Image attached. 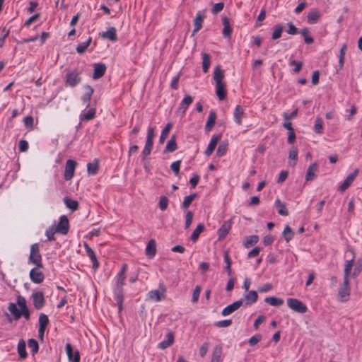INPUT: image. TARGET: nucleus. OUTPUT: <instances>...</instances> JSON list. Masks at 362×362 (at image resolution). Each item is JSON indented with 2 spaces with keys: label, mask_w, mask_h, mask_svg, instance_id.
I'll list each match as a JSON object with an SVG mask.
<instances>
[{
  "label": "nucleus",
  "mask_w": 362,
  "mask_h": 362,
  "mask_svg": "<svg viewBox=\"0 0 362 362\" xmlns=\"http://www.w3.org/2000/svg\"><path fill=\"white\" fill-rule=\"evenodd\" d=\"M128 265L126 263L122 264L120 270L115 277V286L114 288V296L117 304L118 305L119 312L123 309V286L126 279V272L127 271Z\"/></svg>",
  "instance_id": "nucleus-1"
},
{
  "label": "nucleus",
  "mask_w": 362,
  "mask_h": 362,
  "mask_svg": "<svg viewBox=\"0 0 362 362\" xmlns=\"http://www.w3.org/2000/svg\"><path fill=\"white\" fill-rule=\"evenodd\" d=\"M28 262L30 264H34L37 267H43V264L42 263V256L40 252L38 243H34L31 245Z\"/></svg>",
  "instance_id": "nucleus-2"
},
{
  "label": "nucleus",
  "mask_w": 362,
  "mask_h": 362,
  "mask_svg": "<svg viewBox=\"0 0 362 362\" xmlns=\"http://www.w3.org/2000/svg\"><path fill=\"white\" fill-rule=\"evenodd\" d=\"M81 81V77L80 73L77 69L73 71H69L65 77V84L66 86L75 87Z\"/></svg>",
  "instance_id": "nucleus-3"
},
{
  "label": "nucleus",
  "mask_w": 362,
  "mask_h": 362,
  "mask_svg": "<svg viewBox=\"0 0 362 362\" xmlns=\"http://www.w3.org/2000/svg\"><path fill=\"white\" fill-rule=\"evenodd\" d=\"M288 306L293 310L303 314L307 312V306L297 298H289L287 299Z\"/></svg>",
  "instance_id": "nucleus-4"
},
{
  "label": "nucleus",
  "mask_w": 362,
  "mask_h": 362,
  "mask_svg": "<svg viewBox=\"0 0 362 362\" xmlns=\"http://www.w3.org/2000/svg\"><path fill=\"white\" fill-rule=\"evenodd\" d=\"M166 287L163 283H159L158 290H151L148 293L149 299L158 302L165 298Z\"/></svg>",
  "instance_id": "nucleus-5"
},
{
  "label": "nucleus",
  "mask_w": 362,
  "mask_h": 362,
  "mask_svg": "<svg viewBox=\"0 0 362 362\" xmlns=\"http://www.w3.org/2000/svg\"><path fill=\"white\" fill-rule=\"evenodd\" d=\"M350 296L349 279L344 278L342 285L338 291V297L341 302H346L349 300Z\"/></svg>",
  "instance_id": "nucleus-6"
},
{
  "label": "nucleus",
  "mask_w": 362,
  "mask_h": 362,
  "mask_svg": "<svg viewBox=\"0 0 362 362\" xmlns=\"http://www.w3.org/2000/svg\"><path fill=\"white\" fill-rule=\"evenodd\" d=\"M42 267H37L35 266V268L30 271L29 276L32 282L35 284H41L45 279L44 274L40 271V269Z\"/></svg>",
  "instance_id": "nucleus-7"
},
{
  "label": "nucleus",
  "mask_w": 362,
  "mask_h": 362,
  "mask_svg": "<svg viewBox=\"0 0 362 362\" xmlns=\"http://www.w3.org/2000/svg\"><path fill=\"white\" fill-rule=\"evenodd\" d=\"M16 304L21 308V317L23 316L26 320H30V310L27 306L25 298L21 296H18L16 300Z\"/></svg>",
  "instance_id": "nucleus-8"
},
{
  "label": "nucleus",
  "mask_w": 362,
  "mask_h": 362,
  "mask_svg": "<svg viewBox=\"0 0 362 362\" xmlns=\"http://www.w3.org/2000/svg\"><path fill=\"white\" fill-rule=\"evenodd\" d=\"M69 225L67 217L64 215L62 216L57 226H56V231L62 235H66L69 231Z\"/></svg>",
  "instance_id": "nucleus-9"
},
{
  "label": "nucleus",
  "mask_w": 362,
  "mask_h": 362,
  "mask_svg": "<svg viewBox=\"0 0 362 362\" xmlns=\"http://www.w3.org/2000/svg\"><path fill=\"white\" fill-rule=\"evenodd\" d=\"M76 164V162L71 159L66 161L64 170V179L66 180H69L73 177Z\"/></svg>",
  "instance_id": "nucleus-10"
},
{
  "label": "nucleus",
  "mask_w": 362,
  "mask_h": 362,
  "mask_svg": "<svg viewBox=\"0 0 362 362\" xmlns=\"http://www.w3.org/2000/svg\"><path fill=\"white\" fill-rule=\"evenodd\" d=\"M346 253H350L351 258L349 260H346L345 262L344 278L349 279L351 271L355 259V252L353 249L349 248L346 251Z\"/></svg>",
  "instance_id": "nucleus-11"
},
{
  "label": "nucleus",
  "mask_w": 362,
  "mask_h": 362,
  "mask_svg": "<svg viewBox=\"0 0 362 362\" xmlns=\"http://www.w3.org/2000/svg\"><path fill=\"white\" fill-rule=\"evenodd\" d=\"M205 17L204 11H199L197 13L195 18L194 19V30L192 31V35L202 29V23Z\"/></svg>",
  "instance_id": "nucleus-12"
},
{
  "label": "nucleus",
  "mask_w": 362,
  "mask_h": 362,
  "mask_svg": "<svg viewBox=\"0 0 362 362\" xmlns=\"http://www.w3.org/2000/svg\"><path fill=\"white\" fill-rule=\"evenodd\" d=\"M33 305L36 310L42 309L45 303L44 294L42 291H37L33 294Z\"/></svg>",
  "instance_id": "nucleus-13"
},
{
  "label": "nucleus",
  "mask_w": 362,
  "mask_h": 362,
  "mask_svg": "<svg viewBox=\"0 0 362 362\" xmlns=\"http://www.w3.org/2000/svg\"><path fill=\"white\" fill-rule=\"evenodd\" d=\"M243 304V300L240 299L228 305V306L223 309L221 312L222 315L227 316L230 315L231 313L239 309Z\"/></svg>",
  "instance_id": "nucleus-14"
},
{
  "label": "nucleus",
  "mask_w": 362,
  "mask_h": 362,
  "mask_svg": "<svg viewBox=\"0 0 362 362\" xmlns=\"http://www.w3.org/2000/svg\"><path fill=\"white\" fill-rule=\"evenodd\" d=\"M84 88L86 90V93L82 95L81 100L85 105V107L88 108L90 107L91 98L94 90L93 88L89 85L85 86Z\"/></svg>",
  "instance_id": "nucleus-15"
},
{
  "label": "nucleus",
  "mask_w": 362,
  "mask_h": 362,
  "mask_svg": "<svg viewBox=\"0 0 362 362\" xmlns=\"http://www.w3.org/2000/svg\"><path fill=\"white\" fill-rule=\"evenodd\" d=\"M358 170L356 169L353 173H350L347 177L344 180L343 183L339 187L338 190L341 192H344L346 190L355 180L356 176L358 175Z\"/></svg>",
  "instance_id": "nucleus-16"
},
{
  "label": "nucleus",
  "mask_w": 362,
  "mask_h": 362,
  "mask_svg": "<svg viewBox=\"0 0 362 362\" xmlns=\"http://www.w3.org/2000/svg\"><path fill=\"white\" fill-rule=\"evenodd\" d=\"M83 246L85 248V250L86 252L87 255L90 259L92 263H93V268L94 269H97L99 267V262L97 259L96 255L95 252L93 250L91 247H89V245L86 243H83Z\"/></svg>",
  "instance_id": "nucleus-17"
},
{
  "label": "nucleus",
  "mask_w": 362,
  "mask_h": 362,
  "mask_svg": "<svg viewBox=\"0 0 362 362\" xmlns=\"http://www.w3.org/2000/svg\"><path fill=\"white\" fill-rule=\"evenodd\" d=\"M221 135H213L207 148L205 151V155L209 156L212 154L213 151L216 148L218 141L221 139Z\"/></svg>",
  "instance_id": "nucleus-18"
},
{
  "label": "nucleus",
  "mask_w": 362,
  "mask_h": 362,
  "mask_svg": "<svg viewBox=\"0 0 362 362\" xmlns=\"http://www.w3.org/2000/svg\"><path fill=\"white\" fill-rule=\"evenodd\" d=\"M106 66L103 63H98L94 64V71L93 74V79H98L101 78L105 73Z\"/></svg>",
  "instance_id": "nucleus-19"
},
{
  "label": "nucleus",
  "mask_w": 362,
  "mask_h": 362,
  "mask_svg": "<svg viewBox=\"0 0 362 362\" xmlns=\"http://www.w3.org/2000/svg\"><path fill=\"white\" fill-rule=\"evenodd\" d=\"M231 228V221H226L223 222L222 226L218 230L217 233L218 235V239H223L228 233L230 229Z\"/></svg>",
  "instance_id": "nucleus-20"
},
{
  "label": "nucleus",
  "mask_w": 362,
  "mask_h": 362,
  "mask_svg": "<svg viewBox=\"0 0 362 362\" xmlns=\"http://www.w3.org/2000/svg\"><path fill=\"white\" fill-rule=\"evenodd\" d=\"M216 94L220 100H223L226 98V83H216Z\"/></svg>",
  "instance_id": "nucleus-21"
},
{
  "label": "nucleus",
  "mask_w": 362,
  "mask_h": 362,
  "mask_svg": "<svg viewBox=\"0 0 362 362\" xmlns=\"http://www.w3.org/2000/svg\"><path fill=\"white\" fill-rule=\"evenodd\" d=\"M320 16L321 13L318 10L312 8L308 12L307 22L309 24H315L318 21Z\"/></svg>",
  "instance_id": "nucleus-22"
},
{
  "label": "nucleus",
  "mask_w": 362,
  "mask_h": 362,
  "mask_svg": "<svg viewBox=\"0 0 362 362\" xmlns=\"http://www.w3.org/2000/svg\"><path fill=\"white\" fill-rule=\"evenodd\" d=\"M145 252L146 256H148L149 258H153L155 256L156 253V243L155 240L151 239L149 240L146 245Z\"/></svg>",
  "instance_id": "nucleus-23"
},
{
  "label": "nucleus",
  "mask_w": 362,
  "mask_h": 362,
  "mask_svg": "<svg viewBox=\"0 0 362 362\" xmlns=\"http://www.w3.org/2000/svg\"><path fill=\"white\" fill-rule=\"evenodd\" d=\"M100 36L103 38L108 39L112 42H115L117 40L116 28L115 27H111L106 32H103L100 34Z\"/></svg>",
  "instance_id": "nucleus-24"
},
{
  "label": "nucleus",
  "mask_w": 362,
  "mask_h": 362,
  "mask_svg": "<svg viewBox=\"0 0 362 362\" xmlns=\"http://www.w3.org/2000/svg\"><path fill=\"white\" fill-rule=\"evenodd\" d=\"M16 303H10L8 306V310L11 314L13 316L15 320H18L21 317V308H18Z\"/></svg>",
  "instance_id": "nucleus-25"
},
{
  "label": "nucleus",
  "mask_w": 362,
  "mask_h": 362,
  "mask_svg": "<svg viewBox=\"0 0 362 362\" xmlns=\"http://www.w3.org/2000/svg\"><path fill=\"white\" fill-rule=\"evenodd\" d=\"M258 298V294L255 291H250L245 295V305L246 306L251 305L255 303Z\"/></svg>",
  "instance_id": "nucleus-26"
},
{
  "label": "nucleus",
  "mask_w": 362,
  "mask_h": 362,
  "mask_svg": "<svg viewBox=\"0 0 362 362\" xmlns=\"http://www.w3.org/2000/svg\"><path fill=\"white\" fill-rule=\"evenodd\" d=\"M222 21H223V32H222L223 35L225 37L230 38L233 29L230 27L229 19H228V18L225 16L222 18Z\"/></svg>",
  "instance_id": "nucleus-27"
},
{
  "label": "nucleus",
  "mask_w": 362,
  "mask_h": 362,
  "mask_svg": "<svg viewBox=\"0 0 362 362\" xmlns=\"http://www.w3.org/2000/svg\"><path fill=\"white\" fill-rule=\"evenodd\" d=\"M19 358L24 360L27 358L26 344L23 339H20L17 346Z\"/></svg>",
  "instance_id": "nucleus-28"
},
{
  "label": "nucleus",
  "mask_w": 362,
  "mask_h": 362,
  "mask_svg": "<svg viewBox=\"0 0 362 362\" xmlns=\"http://www.w3.org/2000/svg\"><path fill=\"white\" fill-rule=\"evenodd\" d=\"M317 169V163H313L310 164L307 169L305 180L306 181H312L315 177V172Z\"/></svg>",
  "instance_id": "nucleus-29"
},
{
  "label": "nucleus",
  "mask_w": 362,
  "mask_h": 362,
  "mask_svg": "<svg viewBox=\"0 0 362 362\" xmlns=\"http://www.w3.org/2000/svg\"><path fill=\"white\" fill-rule=\"evenodd\" d=\"M166 337V340H163L158 344V347L160 349H165L174 343V335L173 332H168Z\"/></svg>",
  "instance_id": "nucleus-30"
},
{
  "label": "nucleus",
  "mask_w": 362,
  "mask_h": 362,
  "mask_svg": "<svg viewBox=\"0 0 362 362\" xmlns=\"http://www.w3.org/2000/svg\"><path fill=\"white\" fill-rule=\"evenodd\" d=\"M234 120L238 124H242V118L244 115V109L239 105H238L234 110Z\"/></svg>",
  "instance_id": "nucleus-31"
},
{
  "label": "nucleus",
  "mask_w": 362,
  "mask_h": 362,
  "mask_svg": "<svg viewBox=\"0 0 362 362\" xmlns=\"http://www.w3.org/2000/svg\"><path fill=\"white\" fill-rule=\"evenodd\" d=\"M192 101L193 98L191 95H186L180 103L179 110H181L182 113L185 114L189 105L192 103Z\"/></svg>",
  "instance_id": "nucleus-32"
},
{
  "label": "nucleus",
  "mask_w": 362,
  "mask_h": 362,
  "mask_svg": "<svg viewBox=\"0 0 362 362\" xmlns=\"http://www.w3.org/2000/svg\"><path fill=\"white\" fill-rule=\"evenodd\" d=\"M216 119V115L214 111H211L205 125L206 131H210L214 126Z\"/></svg>",
  "instance_id": "nucleus-33"
},
{
  "label": "nucleus",
  "mask_w": 362,
  "mask_h": 362,
  "mask_svg": "<svg viewBox=\"0 0 362 362\" xmlns=\"http://www.w3.org/2000/svg\"><path fill=\"white\" fill-rule=\"evenodd\" d=\"M259 241V237L256 235H249L245 238V240L243 242V245L246 248H249L252 245L257 243Z\"/></svg>",
  "instance_id": "nucleus-34"
},
{
  "label": "nucleus",
  "mask_w": 362,
  "mask_h": 362,
  "mask_svg": "<svg viewBox=\"0 0 362 362\" xmlns=\"http://www.w3.org/2000/svg\"><path fill=\"white\" fill-rule=\"evenodd\" d=\"M222 350V346L221 345L216 346L213 351L211 362H221Z\"/></svg>",
  "instance_id": "nucleus-35"
},
{
  "label": "nucleus",
  "mask_w": 362,
  "mask_h": 362,
  "mask_svg": "<svg viewBox=\"0 0 362 362\" xmlns=\"http://www.w3.org/2000/svg\"><path fill=\"white\" fill-rule=\"evenodd\" d=\"M197 194L192 193L189 196H187L184 198L183 202L181 204V208L186 210L189 208L192 202L197 198Z\"/></svg>",
  "instance_id": "nucleus-36"
},
{
  "label": "nucleus",
  "mask_w": 362,
  "mask_h": 362,
  "mask_svg": "<svg viewBox=\"0 0 362 362\" xmlns=\"http://www.w3.org/2000/svg\"><path fill=\"white\" fill-rule=\"evenodd\" d=\"M177 149L176 137L173 135L170 139L168 141L164 152H173Z\"/></svg>",
  "instance_id": "nucleus-37"
},
{
  "label": "nucleus",
  "mask_w": 362,
  "mask_h": 362,
  "mask_svg": "<svg viewBox=\"0 0 362 362\" xmlns=\"http://www.w3.org/2000/svg\"><path fill=\"white\" fill-rule=\"evenodd\" d=\"M224 78L223 71L221 70L219 66H216L214 72V79L216 83H223V79Z\"/></svg>",
  "instance_id": "nucleus-38"
},
{
  "label": "nucleus",
  "mask_w": 362,
  "mask_h": 362,
  "mask_svg": "<svg viewBox=\"0 0 362 362\" xmlns=\"http://www.w3.org/2000/svg\"><path fill=\"white\" fill-rule=\"evenodd\" d=\"M264 302L272 306H279L284 303V300L280 298L270 296L265 298Z\"/></svg>",
  "instance_id": "nucleus-39"
},
{
  "label": "nucleus",
  "mask_w": 362,
  "mask_h": 362,
  "mask_svg": "<svg viewBox=\"0 0 362 362\" xmlns=\"http://www.w3.org/2000/svg\"><path fill=\"white\" fill-rule=\"evenodd\" d=\"M99 169V165L98 160H94L93 163H88L87 164V170L89 175H96Z\"/></svg>",
  "instance_id": "nucleus-40"
},
{
  "label": "nucleus",
  "mask_w": 362,
  "mask_h": 362,
  "mask_svg": "<svg viewBox=\"0 0 362 362\" xmlns=\"http://www.w3.org/2000/svg\"><path fill=\"white\" fill-rule=\"evenodd\" d=\"M95 112L96 111L94 107L90 108L86 113L80 115V119L81 121H90L95 117Z\"/></svg>",
  "instance_id": "nucleus-41"
},
{
  "label": "nucleus",
  "mask_w": 362,
  "mask_h": 362,
  "mask_svg": "<svg viewBox=\"0 0 362 362\" xmlns=\"http://www.w3.org/2000/svg\"><path fill=\"white\" fill-rule=\"evenodd\" d=\"M275 205L278 208V213L284 216L288 215V211L286 209V206L284 203L281 202L279 199L276 200Z\"/></svg>",
  "instance_id": "nucleus-42"
},
{
  "label": "nucleus",
  "mask_w": 362,
  "mask_h": 362,
  "mask_svg": "<svg viewBox=\"0 0 362 362\" xmlns=\"http://www.w3.org/2000/svg\"><path fill=\"white\" fill-rule=\"evenodd\" d=\"M204 230V224L199 223L197 225V228L194 229V230L193 231V233L191 235V237H190L191 240L194 243L196 242L198 240L200 233L202 232H203Z\"/></svg>",
  "instance_id": "nucleus-43"
},
{
  "label": "nucleus",
  "mask_w": 362,
  "mask_h": 362,
  "mask_svg": "<svg viewBox=\"0 0 362 362\" xmlns=\"http://www.w3.org/2000/svg\"><path fill=\"white\" fill-rule=\"evenodd\" d=\"M64 202L66 206L71 211H76L78 207V203L77 201L73 200L67 197L64 198Z\"/></svg>",
  "instance_id": "nucleus-44"
},
{
  "label": "nucleus",
  "mask_w": 362,
  "mask_h": 362,
  "mask_svg": "<svg viewBox=\"0 0 362 362\" xmlns=\"http://www.w3.org/2000/svg\"><path fill=\"white\" fill-rule=\"evenodd\" d=\"M91 41H92V37H89L86 42L79 43L76 48V52L78 54L84 53L86 52V50L87 49L88 47L90 45Z\"/></svg>",
  "instance_id": "nucleus-45"
},
{
  "label": "nucleus",
  "mask_w": 362,
  "mask_h": 362,
  "mask_svg": "<svg viewBox=\"0 0 362 362\" xmlns=\"http://www.w3.org/2000/svg\"><path fill=\"white\" fill-rule=\"evenodd\" d=\"M211 64L210 56L207 53H202V70L204 73L209 71Z\"/></svg>",
  "instance_id": "nucleus-46"
},
{
  "label": "nucleus",
  "mask_w": 362,
  "mask_h": 362,
  "mask_svg": "<svg viewBox=\"0 0 362 362\" xmlns=\"http://www.w3.org/2000/svg\"><path fill=\"white\" fill-rule=\"evenodd\" d=\"M223 259H224L225 263L226 264L225 269H226V270L227 272L228 275L230 276L231 274H232V270H231L232 261H231V259L230 258L228 252L226 251L224 252Z\"/></svg>",
  "instance_id": "nucleus-47"
},
{
  "label": "nucleus",
  "mask_w": 362,
  "mask_h": 362,
  "mask_svg": "<svg viewBox=\"0 0 362 362\" xmlns=\"http://www.w3.org/2000/svg\"><path fill=\"white\" fill-rule=\"evenodd\" d=\"M283 236L286 241L288 243L294 236V233L288 225H286L283 231Z\"/></svg>",
  "instance_id": "nucleus-48"
},
{
  "label": "nucleus",
  "mask_w": 362,
  "mask_h": 362,
  "mask_svg": "<svg viewBox=\"0 0 362 362\" xmlns=\"http://www.w3.org/2000/svg\"><path fill=\"white\" fill-rule=\"evenodd\" d=\"M28 347L30 349L31 354L35 355L39 349L38 342L34 339H30L28 341Z\"/></svg>",
  "instance_id": "nucleus-49"
},
{
  "label": "nucleus",
  "mask_w": 362,
  "mask_h": 362,
  "mask_svg": "<svg viewBox=\"0 0 362 362\" xmlns=\"http://www.w3.org/2000/svg\"><path fill=\"white\" fill-rule=\"evenodd\" d=\"M172 127V124L170 123L167 124L165 128L163 129L161 134L160 136L159 142L163 144L164 141L167 139L169 132Z\"/></svg>",
  "instance_id": "nucleus-50"
},
{
  "label": "nucleus",
  "mask_w": 362,
  "mask_h": 362,
  "mask_svg": "<svg viewBox=\"0 0 362 362\" xmlns=\"http://www.w3.org/2000/svg\"><path fill=\"white\" fill-rule=\"evenodd\" d=\"M49 324V318L47 315L40 313L39 315V327L45 328Z\"/></svg>",
  "instance_id": "nucleus-51"
},
{
  "label": "nucleus",
  "mask_w": 362,
  "mask_h": 362,
  "mask_svg": "<svg viewBox=\"0 0 362 362\" xmlns=\"http://www.w3.org/2000/svg\"><path fill=\"white\" fill-rule=\"evenodd\" d=\"M66 352L68 359L70 362H74L75 358V352L74 353L72 346L70 344H66L65 346Z\"/></svg>",
  "instance_id": "nucleus-52"
},
{
  "label": "nucleus",
  "mask_w": 362,
  "mask_h": 362,
  "mask_svg": "<svg viewBox=\"0 0 362 362\" xmlns=\"http://www.w3.org/2000/svg\"><path fill=\"white\" fill-rule=\"evenodd\" d=\"M227 149H228L227 144H225L223 142L221 143L218 145V149L216 151V155L218 157H221V156H224L226 153Z\"/></svg>",
  "instance_id": "nucleus-53"
},
{
  "label": "nucleus",
  "mask_w": 362,
  "mask_h": 362,
  "mask_svg": "<svg viewBox=\"0 0 362 362\" xmlns=\"http://www.w3.org/2000/svg\"><path fill=\"white\" fill-rule=\"evenodd\" d=\"M194 216V213L191 211H187L185 216V228L187 229L190 226Z\"/></svg>",
  "instance_id": "nucleus-54"
},
{
  "label": "nucleus",
  "mask_w": 362,
  "mask_h": 362,
  "mask_svg": "<svg viewBox=\"0 0 362 362\" xmlns=\"http://www.w3.org/2000/svg\"><path fill=\"white\" fill-rule=\"evenodd\" d=\"M169 200L165 196H161L159 200V208L161 211H165L168 206Z\"/></svg>",
  "instance_id": "nucleus-55"
},
{
  "label": "nucleus",
  "mask_w": 362,
  "mask_h": 362,
  "mask_svg": "<svg viewBox=\"0 0 362 362\" xmlns=\"http://www.w3.org/2000/svg\"><path fill=\"white\" fill-rule=\"evenodd\" d=\"M262 337L260 334H257L249 339L248 343L252 346H255L262 340Z\"/></svg>",
  "instance_id": "nucleus-56"
},
{
  "label": "nucleus",
  "mask_w": 362,
  "mask_h": 362,
  "mask_svg": "<svg viewBox=\"0 0 362 362\" xmlns=\"http://www.w3.org/2000/svg\"><path fill=\"white\" fill-rule=\"evenodd\" d=\"M284 28L281 25H276L275 27V30L272 33V38L273 40L279 39L281 36V33L283 32Z\"/></svg>",
  "instance_id": "nucleus-57"
},
{
  "label": "nucleus",
  "mask_w": 362,
  "mask_h": 362,
  "mask_svg": "<svg viewBox=\"0 0 362 362\" xmlns=\"http://www.w3.org/2000/svg\"><path fill=\"white\" fill-rule=\"evenodd\" d=\"M288 30H286V33L289 35H296L299 33L298 29L293 25L292 22H289L287 23Z\"/></svg>",
  "instance_id": "nucleus-58"
},
{
  "label": "nucleus",
  "mask_w": 362,
  "mask_h": 362,
  "mask_svg": "<svg viewBox=\"0 0 362 362\" xmlns=\"http://www.w3.org/2000/svg\"><path fill=\"white\" fill-rule=\"evenodd\" d=\"M200 292H201V286H197L194 288V289L193 291V293H192V301L193 303H197L198 301L199 295H200Z\"/></svg>",
  "instance_id": "nucleus-59"
},
{
  "label": "nucleus",
  "mask_w": 362,
  "mask_h": 362,
  "mask_svg": "<svg viewBox=\"0 0 362 362\" xmlns=\"http://www.w3.org/2000/svg\"><path fill=\"white\" fill-rule=\"evenodd\" d=\"M266 17V11L265 9L262 8L257 16V21L255 23L256 27H259L262 25V21L264 20Z\"/></svg>",
  "instance_id": "nucleus-60"
},
{
  "label": "nucleus",
  "mask_w": 362,
  "mask_h": 362,
  "mask_svg": "<svg viewBox=\"0 0 362 362\" xmlns=\"http://www.w3.org/2000/svg\"><path fill=\"white\" fill-rule=\"evenodd\" d=\"M290 65L294 66L293 71L295 73H299L301 70V68L303 66V62H299V61L293 60L290 62Z\"/></svg>",
  "instance_id": "nucleus-61"
},
{
  "label": "nucleus",
  "mask_w": 362,
  "mask_h": 362,
  "mask_svg": "<svg viewBox=\"0 0 362 362\" xmlns=\"http://www.w3.org/2000/svg\"><path fill=\"white\" fill-rule=\"evenodd\" d=\"M362 270V257L358 258L354 267L353 275H358Z\"/></svg>",
  "instance_id": "nucleus-62"
},
{
  "label": "nucleus",
  "mask_w": 362,
  "mask_h": 362,
  "mask_svg": "<svg viewBox=\"0 0 362 362\" xmlns=\"http://www.w3.org/2000/svg\"><path fill=\"white\" fill-rule=\"evenodd\" d=\"M180 164H181L180 160H176V161L173 162L170 165V168L174 172L175 175H178L180 173Z\"/></svg>",
  "instance_id": "nucleus-63"
},
{
  "label": "nucleus",
  "mask_w": 362,
  "mask_h": 362,
  "mask_svg": "<svg viewBox=\"0 0 362 362\" xmlns=\"http://www.w3.org/2000/svg\"><path fill=\"white\" fill-rule=\"evenodd\" d=\"M288 158L291 160H295V162L293 163V165H295L296 161H297V160H298V149H297V148L293 147L290 150Z\"/></svg>",
  "instance_id": "nucleus-64"
}]
</instances>
